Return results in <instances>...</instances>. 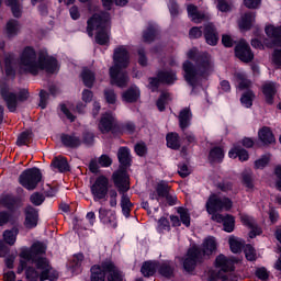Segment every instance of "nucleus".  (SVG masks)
<instances>
[{"label": "nucleus", "mask_w": 281, "mask_h": 281, "mask_svg": "<svg viewBox=\"0 0 281 281\" xmlns=\"http://www.w3.org/2000/svg\"><path fill=\"white\" fill-rule=\"evenodd\" d=\"M189 60L184 61L182 65V69L184 71V79L191 87H196V82L201 80V78H209L210 75L214 71V64H212V56L207 53L199 54V49L192 48L187 54Z\"/></svg>", "instance_id": "1"}, {"label": "nucleus", "mask_w": 281, "mask_h": 281, "mask_svg": "<svg viewBox=\"0 0 281 281\" xmlns=\"http://www.w3.org/2000/svg\"><path fill=\"white\" fill-rule=\"evenodd\" d=\"M56 67V59L49 58L47 55H40L36 60V50L30 46L25 47L20 56V69L32 74V76H38L40 71L54 74Z\"/></svg>", "instance_id": "2"}, {"label": "nucleus", "mask_w": 281, "mask_h": 281, "mask_svg": "<svg viewBox=\"0 0 281 281\" xmlns=\"http://www.w3.org/2000/svg\"><path fill=\"white\" fill-rule=\"evenodd\" d=\"M95 30V43L98 45H109V32L111 31V15L106 12L93 14L87 22V32L89 36H93Z\"/></svg>", "instance_id": "3"}, {"label": "nucleus", "mask_w": 281, "mask_h": 281, "mask_svg": "<svg viewBox=\"0 0 281 281\" xmlns=\"http://www.w3.org/2000/svg\"><path fill=\"white\" fill-rule=\"evenodd\" d=\"M130 58L126 47L120 46L115 48L113 55L114 66L110 68L111 85H116V87L121 88L128 86V75L126 72L120 74V70L128 67Z\"/></svg>", "instance_id": "4"}, {"label": "nucleus", "mask_w": 281, "mask_h": 281, "mask_svg": "<svg viewBox=\"0 0 281 281\" xmlns=\"http://www.w3.org/2000/svg\"><path fill=\"white\" fill-rule=\"evenodd\" d=\"M117 159L119 164H121V169L112 175V179L119 192H128L131 190V178L125 169L130 168L132 161L128 147H121L119 149Z\"/></svg>", "instance_id": "5"}, {"label": "nucleus", "mask_w": 281, "mask_h": 281, "mask_svg": "<svg viewBox=\"0 0 281 281\" xmlns=\"http://www.w3.org/2000/svg\"><path fill=\"white\" fill-rule=\"evenodd\" d=\"M90 192L94 201H106L110 199L111 207L117 206V191L111 190V180L104 175H100L92 181Z\"/></svg>", "instance_id": "6"}, {"label": "nucleus", "mask_w": 281, "mask_h": 281, "mask_svg": "<svg viewBox=\"0 0 281 281\" xmlns=\"http://www.w3.org/2000/svg\"><path fill=\"white\" fill-rule=\"evenodd\" d=\"M0 95L4 100L9 111L14 113L19 102H25V100L30 98V91H27V89H22L16 97V93L11 92L9 87L3 86L0 90Z\"/></svg>", "instance_id": "7"}, {"label": "nucleus", "mask_w": 281, "mask_h": 281, "mask_svg": "<svg viewBox=\"0 0 281 281\" xmlns=\"http://www.w3.org/2000/svg\"><path fill=\"white\" fill-rule=\"evenodd\" d=\"M205 207L209 214L229 212L234 207V202L227 196L221 198L218 194L212 193L206 201Z\"/></svg>", "instance_id": "8"}, {"label": "nucleus", "mask_w": 281, "mask_h": 281, "mask_svg": "<svg viewBox=\"0 0 281 281\" xmlns=\"http://www.w3.org/2000/svg\"><path fill=\"white\" fill-rule=\"evenodd\" d=\"M98 128L102 135H109V133L112 135H120V133H122L120 123H117V120L111 113H104L101 115Z\"/></svg>", "instance_id": "9"}, {"label": "nucleus", "mask_w": 281, "mask_h": 281, "mask_svg": "<svg viewBox=\"0 0 281 281\" xmlns=\"http://www.w3.org/2000/svg\"><path fill=\"white\" fill-rule=\"evenodd\" d=\"M33 262H35V267L40 272V280L45 281H55L58 280V272L54 270V267H52V263L49 262V259L47 257H38L37 259H33Z\"/></svg>", "instance_id": "10"}, {"label": "nucleus", "mask_w": 281, "mask_h": 281, "mask_svg": "<svg viewBox=\"0 0 281 281\" xmlns=\"http://www.w3.org/2000/svg\"><path fill=\"white\" fill-rule=\"evenodd\" d=\"M201 262H203V252H201V248L196 246L189 248L186 257L182 259L183 269L188 273H192V271L196 269V265Z\"/></svg>", "instance_id": "11"}, {"label": "nucleus", "mask_w": 281, "mask_h": 281, "mask_svg": "<svg viewBox=\"0 0 281 281\" xmlns=\"http://www.w3.org/2000/svg\"><path fill=\"white\" fill-rule=\"evenodd\" d=\"M41 179H43V175L40 169L33 168L23 171L20 175L19 181L23 188L26 190H35L36 186L41 183Z\"/></svg>", "instance_id": "12"}, {"label": "nucleus", "mask_w": 281, "mask_h": 281, "mask_svg": "<svg viewBox=\"0 0 281 281\" xmlns=\"http://www.w3.org/2000/svg\"><path fill=\"white\" fill-rule=\"evenodd\" d=\"M265 32L270 38H263V44L266 47L269 49H272V47H281V26L269 24L266 26Z\"/></svg>", "instance_id": "13"}, {"label": "nucleus", "mask_w": 281, "mask_h": 281, "mask_svg": "<svg viewBox=\"0 0 281 281\" xmlns=\"http://www.w3.org/2000/svg\"><path fill=\"white\" fill-rule=\"evenodd\" d=\"M47 254V246L41 241L34 243L30 250L25 249L22 250L20 254V258L22 260H37V258H41V256H45Z\"/></svg>", "instance_id": "14"}, {"label": "nucleus", "mask_w": 281, "mask_h": 281, "mask_svg": "<svg viewBox=\"0 0 281 281\" xmlns=\"http://www.w3.org/2000/svg\"><path fill=\"white\" fill-rule=\"evenodd\" d=\"M235 55L241 60V63H251L254 60V53L251 47L244 40L235 46Z\"/></svg>", "instance_id": "15"}, {"label": "nucleus", "mask_w": 281, "mask_h": 281, "mask_svg": "<svg viewBox=\"0 0 281 281\" xmlns=\"http://www.w3.org/2000/svg\"><path fill=\"white\" fill-rule=\"evenodd\" d=\"M239 218L243 225L250 229L249 238H256V236H260V234H262V228L258 226V223H256V220H254V217L247 214H240Z\"/></svg>", "instance_id": "16"}, {"label": "nucleus", "mask_w": 281, "mask_h": 281, "mask_svg": "<svg viewBox=\"0 0 281 281\" xmlns=\"http://www.w3.org/2000/svg\"><path fill=\"white\" fill-rule=\"evenodd\" d=\"M203 34L207 45H218V31L216 30V25H214V23L211 22L205 24Z\"/></svg>", "instance_id": "17"}, {"label": "nucleus", "mask_w": 281, "mask_h": 281, "mask_svg": "<svg viewBox=\"0 0 281 281\" xmlns=\"http://www.w3.org/2000/svg\"><path fill=\"white\" fill-rule=\"evenodd\" d=\"M25 221L24 226L27 229H34L38 225V211L32 206H26L24 210Z\"/></svg>", "instance_id": "18"}, {"label": "nucleus", "mask_w": 281, "mask_h": 281, "mask_svg": "<svg viewBox=\"0 0 281 281\" xmlns=\"http://www.w3.org/2000/svg\"><path fill=\"white\" fill-rule=\"evenodd\" d=\"M236 262H238L236 258H227L225 257V255H220L215 259L216 267H218L220 269H222V271L226 273L229 271H234V265H236Z\"/></svg>", "instance_id": "19"}, {"label": "nucleus", "mask_w": 281, "mask_h": 281, "mask_svg": "<svg viewBox=\"0 0 281 281\" xmlns=\"http://www.w3.org/2000/svg\"><path fill=\"white\" fill-rule=\"evenodd\" d=\"M99 218L104 223V225H109V227H117V218L115 217V212L101 207L99 210Z\"/></svg>", "instance_id": "20"}, {"label": "nucleus", "mask_w": 281, "mask_h": 281, "mask_svg": "<svg viewBox=\"0 0 281 281\" xmlns=\"http://www.w3.org/2000/svg\"><path fill=\"white\" fill-rule=\"evenodd\" d=\"M187 11L194 23H203V21H210V15L199 11V7L194 4H189L187 7Z\"/></svg>", "instance_id": "21"}, {"label": "nucleus", "mask_w": 281, "mask_h": 281, "mask_svg": "<svg viewBox=\"0 0 281 281\" xmlns=\"http://www.w3.org/2000/svg\"><path fill=\"white\" fill-rule=\"evenodd\" d=\"M60 142L66 148H78L82 140L76 134H61Z\"/></svg>", "instance_id": "22"}, {"label": "nucleus", "mask_w": 281, "mask_h": 281, "mask_svg": "<svg viewBox=\"0 0 281 281\" xmlns=\"http://www.w3.org/2000/svg\"><path fill=\"white\" fill-rule=\"evenodd\" d=\"M201 249V254H202V258H209V256H212V254H214V251H216V239L214 237H209L206 238L203 244H202V248Z\"/></svg>", "instance_id": "23"}, {"label": "nucleus", "mask_w": 281, "mask_h": 281, "mask_svg": "<svg viewBox=\"0 0 281 281\" xmlns=\"http://www.w3.org/2000/svg\"><path fill=\"white\" fill-rule=\"evenodd\" d=\"M258 137L262 144L266 146H269V144L276 143V136L273 135V132L271 131V127L263 126L258 132Z\"/></svg>", "instance_id": "24"}, {"label": "nucleus", "mask_w": 281, "mask_h": 281, "mask_svg": "<svg viewBox=\"0 0 281 281\" xmlns=\"http://www.w3.org/2000/svg\"><path fill=\"white\" fill-rule=\"evenodd\" d=\"M157 269H159V263L155 261H145L140 268V273L144 278H151L157 273Z\"/></svg>", "instance_id": "25"}, {"label": "nucleus", "mask_w": 281, "mask_h": 281, "mask_svg": "<svg viewBox=\"0 0 281 281\" xmlns=\"http://www.w3.org/2000/svg\"><path fill=\"white\" fill-rule=\"evenodd\" d=\"M179 120V126L182 131H186L188 126H190V121L192 120V112L190 111V108H184L178 116Z\"/></svg>", "instance_id": "26"}, {"label": "nucleus", "mask_w": 281, "mask_h": 281, "mask_svg": "<svg viewBox=\"0 0 281 281\" xmlns=\"http://www.w3.org/2000/svg\"><path fill=\"white\" fill-rule=\"evenodd\" d=\"M80 78L82 79L85 87L91 89L95 82V72L89 68H83Z\"/></svg>", "instance_id": "27"}, {"label": "nucleus", "mask_w": 281, "mask_h": 281, "mask_svg": "<svg viewBox=\"0 0 281 281\" xmlns=\"http://www.w3.org/2000/svg\"><path fill=\"white\" fill-rule=\"evenodd\" d=\"M262 93L266 95V100L268 104H273V98L276 93H278V89L276 88V83L267 82L262 86Z\"/></svg>", "instance_id": "28"}, {"label": "nucleus", "mask_w": 281, "mask_h": 281, "mask_svg": "<svg viewBox=\"0 0 281 281\" xmlns=\"http://www.w3.org/2000/svg\"><path fill=\"white\" fill-rule=\"evenodd\" d=\"M166 142L168 148H171L172 150H179V148H181V140L177 132L168 133L166 136Z\"/></svg>", "instance_id": "29"}, {"label": "nucleus", "mask_w": 281, "mask_h": 281, "mask_svg": "<svg viewBox=\"0 0 281 281\" xmlns=\"http://www.w3.org/2000/svg\"><path fill=\"white\" fill-rule=\"evenodd\" d=\"M53 168H56L59 172H68L69 170V162L67 158L63 156H57L53 159L52 164Z\"/></svg>", "instance_id": "30"}, {"label": "nucleus", "mask_w": 281, "mask_h": 281, "mask_svg": "<svg viewBox=\"0 0 281 281\" xmlns=\"http://www.w3.org/2000/svg\"><path fill=\"white\" fill-rule=\"evenodd\" d=\"M256 21V13L249 12L245 13L239 21V29L240 30H251V24Z\"/></svg>", "instance_id": "31"}, {"label": "nucleus", "mask_w": 281, "mask_h": 281, "mask_svg": "<svg viewBox=\"0 0 281 281\" xmlns=\"http://www.w3.org/2000/svg\"><path fill=\"white\" fill-rule=\"evenodd\" d=\"M158 78L162 85H172L177 80V74L175 71L160 70L158 71Z\"/></svg>", "instance_id": "32"}, {"label": "nucleus", "mask_w": 281, "mask_h": 281, "mask_svg": "<svg viewBox=\"0 0 281 281\" xmlns=\"http://www.w3.org/2000/svg\"><path fill=\"white\" fill-rule=\"evenodd\" d=\"M126 192H120V194H123L121 198V207L124 216L128 217L131 216V211L133 210V203L131 202V198L125 194Z\"/></svg>", "instance_id": "33"}, {"label": "nucleus", "mask_w": 281, "mask_h": 281, "mask_svg": "<svg viewBox=\"0 0 281 281\" xmlns=\"http://www.w3.org/2000/svg\"><path fill=\"white\" fill-rule=\"evenodd\" d=\"M122 98L124 102H137V100H139V89L128 88L125 92H123Z\"/></svg>", "instance_id": "34"}, {"label": "nucleus", "mask_w": 281, "mask_h": 281, "mask_svg": "<svg viewBox=\"0 0 281 281\" xmlns=\"http://www.w3.org/2000/svg\"><path fill=\"white\" fill-rule=\"evenodd\" d=\"M228 155L232 159H236V157H238L239 161H247V159H249V153L240 147H234Z\"/></svg>", "instance_id": "35"}, {"label": "nucleus", "mask_w": 281, "mask_h": 281, "mask_svg": "<svg viewBox=\"0 0 281 281\" xmlns=\"http://www.w3.org/2000/svg\"><path fill=\"white\" fill-rule=\"evenodd\" d=\"M158 271L164 278H172V276H175V267H172L170 262H162L158 266Z\"/></svg>", "instance_id": "36"}, {"label": "nucleus", "mask_w": 281, "mask_h": 281, "mask_svg": "<svg viewBox=\"0 0 281 281\" xmlns=\"http://www.w3.org/2000/svg\"><path fill=\"white\" fill-rule=\"evenodd\" d=\"M32 144V131L22 132L16 139L18 146H30Z\"/></svg>", "instance_id": "37"}, {"label": "nucleus", "mask_w": 281, "mask_h": 281, "mask_svg": "<svg viewBox=\"0 0 281 281\" xmlns=\"http://www.w3.org/2000/svg\"><path fill=\"white\" fill-rule=\"evenodd\" d=\"M19 234V232L16 229H7L3 232V240L4 243H7V245H10V247H12V245H14V243H16V235Z\"/></svg>", "instance_id": "38"}, {"label": "nucleus", "mask_w": 281, "mask_h": 281, "mask_svg": "<svg viewBox=\"0 0 281 281\" xmlns=\"http://www.w3.org/2000/svg\"><path fill=\"white\" fill-rule=\"evenodd\" d=\"M172 99L170 98V93L161 92L160 97L156 102V106L159 111H166V104L170 102Z\"/></svg>", "instance_id": "39"}, {"label": "nucleus", "mask_w": 281, "mask_h": 281, "mask_svg": "<svg viewBox=\"0 0 281 281\" xmlns=\"http://www.w3.org/2000/svg\"><path fill=\"white\" fill-rule=\"evenodd\" d=\"M5 30H7V34L9 37L16 36L19 34V30H20L19 21L10 20L7 23Z\"/></svg>", "instance_id": "40"}, {"label": "nucleus", "mask_w": 281, "mask_h": 281, "mask_svg": "<svg viewBox=\"0 0 281 281\" xmlns=\"http://www.w3.org/2000/svg\"><path fill=\"white\" fill-rule=\"evenodd\" d=\"M224 157H225V153L221 147H214L213 149H211L209 155L210 161H223Z\"/></svg>", "instance_id": "41"}, {"label": "nucleus", "mask_w": 281, "mask_h": 281, "mask_svg": "<svg viewBox=\"0 0 281 281\" xmlns=\"http://www.w3.org/2000/svg\"><path fill=\"white\" fill-rule=\"evenodd\" d=\"M5 4L11 8L12 14L15 19L21 16V2H19V0H7Z\"/></svg>", "instance_id": "42"}, {"label": "nucleus", "mask_w": 281, "mask_h": 281, "mask_svg": "<svg viewBox=\"0 0 281 281\" xmlns=\"http://www.w3.org/2000/svg\"><path fill=\"white\" fill-rule=\"evenodd\" d=\"M157 38V30L154 26H149L143 35L144 43H153Z\"/></svg>", "instance_id": "43"}, {"label": "nucleus", "mask_w": 281, "mask_h": 281, "mask_svg": "<svg viewBox=\"0 0 281 281\" xmlns=\"http://www.w3.org/2000/svg\"><path fill=\"white\" fill-rule=\"evenodd\" d=\"M156 192L158 196H161L162 199L169 194V192H172V187L168 186L167 183L160 182L157 188Z\"/></svg>", "instance_id": "44"}, {"label": "nucleus", "mask_w": 281, "mask_h": 281, "mask_svg": "<svg viewBox=\"0 0 281 281\" xmlns=\"http://www.w3.org/2000/svg\"><path fill=\"white\" fill-rule=\"evenodd\" d=\"M178 214L180 215V221L186 225V227H190V213L184 207L177 209Z\"/></svg>", "instance_id": "45"}, {"label": "nucleus", "mask_w": 281, "mask_h": 281, "mask_svg": "<svg viewBox=\"0 0 281 281\" xmlns=\"http://www.w3.org/2000/svg\"><path fill=\"white\" fill-rule=\"evenodd\" d=\"M241 182L248 188V190H254V177L249 172H244L241 175Z\"/></svg>", "instance_id": "46"}, {"label": "nucleus", "mask_w": 281, "mask_h": 281, "mask_svg": "<svg viewBox=\"0 0 281 281\" xmlns=\"http://www.w3.org/2000/svg\"><path fill=\"white\" fill-rule=\"evenodd\" d=\"M222 223L224 225L225 232H228V233L234 232V225H235L234 216L226 215L225 220Z\"/></svg>", "instance_id": "47"}, {"label": "nucleus", "mask_w": 281, "mask_h": 281, "mask_svg": "<svg viewBox=\"0 0 281 281\" xmlns=\"http://www.w3.org/2000/svg\"><path fill=\"white\" fill-rule=\"evenodd\" d=\"M234 183L229 180H223L222 182L217 183V190H221V192H231L233 190Z\"/></svg>", "instance_id": "48"}, {"label": "nucleus", "mask_w": 281, "mask_h": 281, "mask_svg": "<svg viewBox=\"0 0 281 281\" xmlns=\"http://www.w3.org/2000/svg\"><path fill=\"white\" fill-rule=\"evenodd\" d=\"M25 276L27 280H32V281H38V278H41V273H38V271H36V269L32 267L26 269Z\"/></svg>", "instance_id": "49"}, {"label": "nucleus", "mask_w": 281, "mask_h": 281, "mask_svg": "<svg viewBox=\"0 0 281 281\" xmlns=\"http://www.w3.org/2000/svg\"><path fill=\"white\" fill-rule=\"evenodd\" d=\"M240 100H241V104H244L247 109H249V106H251L254 102V92L251 91L246 92L245 94H243Z\"/></svg>", "instance_id": "50"}, {"label": "nucleus", "mask_w": 281, "mask_h": 281, "mask_svg": "<svg viewBox=\"0 0 281 281\" xmlns=\"http://www.w3.org/2000/svg\"><path fill=\"white\" fill-rule=\"evenodd\" d=\"M217 10L220 12H232V4L227 0H217Z\"/></svg>", "instance_id": "51"}, {"label": "nucleus", "mask_w": 281, "mask_h": 281, "mask_svg": "<svg viewBox=\"0 0 281 281\" xmlns=\"http://www.w3.org/2000/svg\"><path fill=\"white\" fill-rule=\"evenodd\" d=\"M245 256L250 261L254 262L256 260V249L251 245H246L245 247Z\"/></svg>", "instance_id": "52"}, {"label": "nucleus", "mask_w": 281, "mask_h": 281, "mask_svg": "<svg viewBox=\"0 0 281 281\" xmlns=\"http://www.w3.org/2000/svg\"><path fill=\"white\" fill-rule=\"evenodd\" d=\"M88 170H90L92 175H98V172H100V160L92 158L88 165Z\"/></svg>", "instance_id": "53"}, {"label": "nucleus", "mask_w": 281, "mask_h": 281, "mask_svg": "<svg viewBox=\"0 0 281 281\" xmlns=\"http://www.w3.org/2000/svg\"><path fill=\"white\" fill-rule=\"evenodd\" d=\"M8 223H12V214L5 211L0 212V227L8 225Z\"/></svg>", "instance_id": "54"}, {"label": "nucleus", "mask_w": 281, "mask_h": 281, "mask_svg": "<svg viewBox=\"0 0 281 281\" xmlns=\"http://www.w3.org/2000/svg\"><path fill=\"white\" fill-rule=\"evenodd\" d=\"M158 231L159 232H170V222L166 217H161L158 221Z\"/></svg>", "instance_id": "55"}, {"label": "nucleus", "mask_w": 281, "mask_h": 281, "mask_svg": "<svg viewBox=\"0 0 281 281\" xmlns=\"http://www.w3.org/2000/svg\"><path fill=\"white\" fill-rule=\"evenodd\" d=\"M31 203H33V205H42L43 202L45 201V195L41 194V193H33L30 198Z\"/></svg>", "instance_id": "56"}, {"label": "nucleus", "mask_w": 281, "mask_h": 281, "mask_svg": "<svg viewBox=\"0 0 281 281\" xmlns=\"http://www.w3.org/2000/svg\"><path fill=\"white\" fill-rule=\"evenodd\" d=\"M229 247L233 254H239V251L243 249V244L234 238H229Z\"/></svg>", "instance_id": "57"}, {"label": "nucleus", "mask_w": 281, "mask_h": 281, "mask_svg": "<svg viewBox=\"0 0 281 281\" xmlns=\"http://www.w3.org/2000/svg\"><path fill=\"white\" fill-rule=\"evenodd\" d=\"M104 98L108 104H115L117 97L113 90H104Z\"/></svg>", "instance_id": "58"}, {"label": "nucleus", "mask_w": 281, "mask_h": 281, "mask_svg": "<svg viewBox=\"0 0 281 281\" xmlns=\"http://www.w3.org/2000/svg\"><path fill=\"white\" fill-rule=\"evenodd\" d=\"M260 3H262V0H244V5L248 10H257V8H260Z\"/></svg>", "instance_id": "59"}, {"label": "nucleus", "mask_w": 281, "mask_h": 281, "mask_svg": "<svg viewBox=\"0 0 281 281\" xmlns=\"http://www.w3.org/2000/svg\"><path fill=\"white\" fill-rule=\"evenodd\" d=\"M113 164V160L108 155H102L99 157V166L102 168H109Z\"/></svg>", "instance_id": "60"}, {"label": "nucleus", "mask_w": 281, "mask_h": 281, "mask_svg": "<svg viewBox=\"0 0 281 281\" xmlns=\"http://www.w3.org/2000/svg\"><path fill=\"white\" fill-rule=\"evenodd\" d=\"M81 100L86 104H89V102H92L93 101V91H91L89 89H85L81 94Z\"/></svg>", "instance_id": "61"}, {"label": "nucleus", "mask_w": 281, "mask_h": 281, "mask_svg": "<svg viewBox=\"0 0 281 281\" xmlns=\"http://www.w3.org/2000/svg\"><path fill=\"white\" fill-rule=\"evenodd\" d=\"M274 175L277 177V181H276V189L281 192V165H278L274 168Z\"/></svg>", "instance_id": "62"}, {"label": "nucleus", "mask_w": 281, "mask_h": 281, "mask_svg": "<svg viewBox=\"0 0 281 281\" xmlns=\"http://www.w3.org/2000/svg\"><path fill=\"white\" fill-rule=\"evenodd\" d=\"M189 36L190 38H201V36H203V31L199 26H193L189 31Z\"/></svg>", "instance_id": "63"}, {"label": "nucleus", "mask_w": 281, "mask_h": 281, "mask_svg": "<svg viewBox=\"0 0 281 281\" xmlns=\"http://www.w3.org/2000/svg\"><path fill=\"white\" fill-rule=\"evenodd\" d=\"M135 153L136 155H138L139 157H144V155H146V144L144 143H138L135 145Z\"/></svg>", "instance_id": "64"}]
</instances>
